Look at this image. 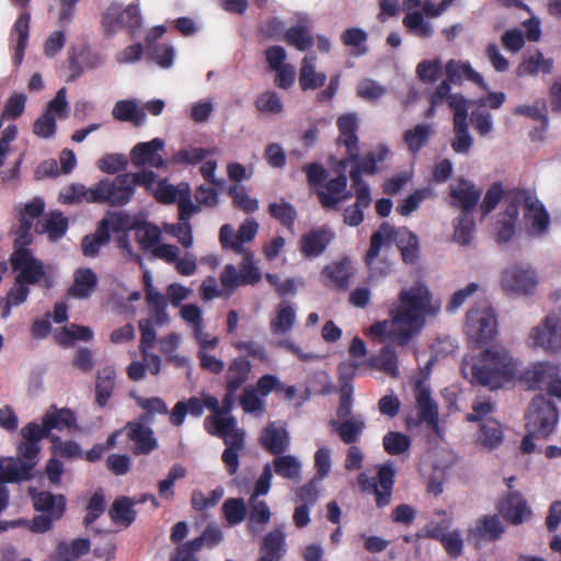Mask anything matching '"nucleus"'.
I'll use <instances>...</instances> for the list:
<instances>
[{
  "label": "nucleus",
  "instance_id": "nucleus-1",
  "mask_svg": "<svg viewBox=\"0 0 561 561\" xmlns=\"http://www.w3.org/2000/svg\"><path fill=\"white\" fill-rule=\"evenodd\" d=\"M439 311L440 302L434 300L424 282L416 280L400 290L398 300L390 310V319L375 322L368 333L380 341L388 336L403 346L421 332L427 317H436Z\"/></svg>",
  "mask_w": 561,
  "mask_h": 561
},
{
  "label": "nucleus",
  "instance_id": "nucleus-2",
  "mask_svg": "<svg viewBox=\"0 0 561 561\" xmlns=\"http://www.w3.org/2000/svg\"><path fill=\"white\" fill-rule=\"evenodd\" d=\"M516 363L503 347H492L479 356L462 359L461 373L471 383L496 389L515 376Z\"/></svg>",
  "mask_w": 561,
  "mask_h": 561
},
{
  "label": "nucleus",
  "instance_id": "nucleus-3",
  "mask_svg": "<svg viewBox=\"0 0 561 561\" xmlns=\"http://www.w3.org/2000/svg\"><path fill=\"white\" fill-rule=\"evenodd\" d=\"M559 420L554 404L543 396H536L526 413L527 435L523 438L520 448L525 454L536 450L535 439H545L553 433Z\"/></svg>",
  "mask_w": 561,
  "mask_h": 561
},
{
  "label": "nucleus",
  "instance_id": "nucleus-4",
  "mask_svg": "<svg viewBox=\"0 0 561 561\" xmlns=\"http://www.w3.org/2000/svg\"><path fill=\"white\" fill-rule=\"evenodd\" d=\"M205 428L210 435L224 439L227 448L222 453V461L230 474H234L239 468V454L244 449L243 430L237 426L233 416L210 415L205 419Z\"/></svg>",
  "mask_w": 561,
  "mask_h": 561
},
{
  "label": "nucleus",
  "instance_id": "nucleus-5",
  "mask_svg": "<svg viewBox=\"0 0 561 561\" xmlns=\"http://www.w3.org/2000/svg\"><path fill=\"white\" fill-rule=\"evenodd\" d=\"M133 179L129 173L116 176L114 180H102L90 193L94 203H107L112 206H122L130 201L133 195Z\"/></svg>",
  "mask_w": 561,
  "mask_h": 561
},
{
  "label": "nucleus",
  "instance_id": "nucleus-6",
  "mask_svg": "<svg viewBox=\"0 0 561 561\" xmlns=\"http://www.w3.org/2000/svg\"><path fill=\"white\" fill-rule=\"evenodd\" d=\"M399 232L388 222H382L379 229L370 238V247L365 255V262L373 276H382L389 273L391 263L387 260H379V253L382 249L391 247L392 242H398Z\"/></svg>",
  "mask_w": 561,
  "mask_h": 561
},
{
  "label": "nucleus",
  "instance_id": "nucleus-7",
  "mask_svg": "<svg viewBox=\"0 0 561 561\" xmlns=\"http://www.w3.org/2000/svg\"><path fill=\"white\" fill-rule=\"evenodd\" d=\"M538 284V277L528 266L514 264L506 267L501 274L502 290L512 297L529 296Z\"/></svg>",
  "mask_w": 561,
  "mask_h": 561
},
{
  "label": "nucleus",
  "instance_id": "nucleus-8",
  "mask_svg": "<svg viewBox=\"0 0 561 561\" xmlns=\"http://www.w3.org/2000/svg\"><path fill=\"white\" fill-rule=\"evenodd\" d=\"M496 324L494 310L486 304H480L467 313L466 333L472 341L486 342L495 335Z\"/></svg>",
  "mask_w": 561,
  "mask_h": 561
},
{
  "label": "nucleus",
  "instance_id": "nucleus-9",
  "mask_svg": "<svg viewBox=\"0 0 561 561\" xmlns=\"http://www.w3.org/2000/svg\"><path fill=\"white\" fill-rule=\"evenodd\" d=\"M529 343L550 353L561 352V310L550 312L534 327L529 333Z\"/></svg>",
  "mask_w": 561,
  "mask_h": 561
},
{
  "label": "nucleus",
  "instance_id": "nucleus-10",
  "mask_svg": "<svg viewBox=\"0 0 561 561\" xmlns=\"http://www.w3.org/2000/svg\"><path fill=\"white\" fill-rule=\"evenodd\" d=\"M414 397L419 414L416 423H424L430 431L440 437L442 428L439 426L438 407L432 398L431 389L425 381H417L415 383Z\"/></svg>",
  "mask_w": 561,
  "mask_h": 561
},
{
  "label": "nucleus",
  "instance_id": "nucleus-11",
  "mask_svg": "<svg viewBox=\"0 0 561 561\" xmlns=\"http://www.w3.org/2000/svg\"><path fill=\"white\" fill-rule=\"evenodd\" d=\"M67 107L66 89L61 88L48 103L46 111L35 121L33 126L34 134L42 138L51 137L56 130V115L65 117Z\"/></svg>",
  "mask_w": 561,
  "mask_h": 561
},
{
  "label": "nucleus",
  "instance_id": "nucleus-12",
  "mask_svg": "<svg viewBox=\"0 0 561 561\" xmlns=\"http://www.w3.org/2000/svg\"><path fill=\"white\" fill-rule=\"evenodd\" d=\"M15 271L16 282L24 284H35L44 277L43 265L37 261L27 249H18L11 257Z\"/></svg>",
  "mask_w": 561,
  "mask_h": 561
},
{
  "label": "nucleus",
  "instance_id": "nucleus-13",
  "mask_svg": "<svg viewBox=\"0 0 561 561\" xmlns=\"http://www.w3.org/2000/svg\"><path fill=\"white\" fill-rule=\"evenodd\" d=\"M44 210V202L41 198H34L26 204L20 211V226L15 231V247L18 249H26L25 247L32 242L31 229L33 220L38 218Z\"/></svg>",
  "mask_w": 561,
  "mask_h": 561
},
{
  "label": "nucleus",
  "instance_id": "nucleus-14",
  "mask_svg": "<svg viewBox=\"0 0 561 561\" xmlns=\"http://www.w3.org/2000/svg\"><path fill=\"white\" fill-rule=\"evenodd\" d=\"M150 422L148 414L141 415L138 421L129 422L126 425L128 437L135 443L136 455L149 454L157 448V440L152 430L147 425Z\"/></svg>",
  "mask_w": 561,
  "mask_h": 561
},
{
  "label": "nucleus",
  "instance_id": "nucleus-15",
  "mask_svg": "<svg viewBox=\"0 0 561 561\" xmlns=\"http://www.w3.org/2000/svg\"><path fill=\"white\" fill-rule=\"evenodd\" d=\"M164 141L160 138H154L148 142L137 144L130 151V161L135 167L148 165L151 168H162L165 162L159 154L163 150Z\"/></svg>",
  "mask_w": 561,
  "mask_h": 561
},
{
  "label": "nucleus",
  "instance_id": "nucleus-16",
  "mask_svg": "<svg viewBox=\"0 0 561 561\" xmlns=\"http://www.w3.org/2000/svg\"><path fill=\"white\" fill-rule=\"evenodd\" d=\"M482 191L472 182L460 179L450 185L451 205L461 209V214H467L476 207L480 199Z\"/></svg>",
  "mask_w": 561,
  "mask_h": 561
},
{
  "label": "nucleus",
  "instance_id": "nucleus-17",
  "mask_svg": "<svg viewBox=\"0 0 561 561\" xmlns=\"http://www.w3.org/2000/svg\"><path fill=\"white\" fill-rule=\"evenodd\" d=\"M497 510L504 519L514 525L526 522L531 515L526 500L517 491L511 492L501 500L497 504Z\"/></svg>",
  "mask_w": 561,
  "mask_h": 561
},
{
  "label": "nucleus",
  "instance_id": "nucleus-18",
  "mask_svg": "<svg viewBox=\"0 0 561 561\" xmlns=\"http://www.w3.org/2000/svg\"><path fill=\"white\" fill-rule=\"evenodd\" d=\"M347 178L344 174L327 182L324 188L317 192L318 198L325 209H337V205L347 201L352 193L346 190Z\"/></svg>",
  "mask_w": 561,
  "mask_h": 561
},
{
  "label": "nucleus",
  "instance_id": "nucleus-19",
  "mask_svg": "<svg viewBox=\"0 0 561 561\" xmlns=\"http://www.w3.org/2000/svg\"><path fill=\"white\" fill-rule=\"evenodd\" d=\"M36 461L22 460L21 457L0 459V485L3 482H20L32 478V470Z\"/></svg>",
  "mask_w": 561,
  "mask_h": 561
},
{
  "label": "nucleus",
  "instance_id": "nucleus-20",
  "mask_svg": "<svg viewBox=\"0 0 561 561\" xmlns=\"http://www.w3.org/2000/svg\"><path fill=\"white\" fill-rule=\"evenodd\" d=\"M456 108V115H454V140L451 141V148L457 153H468L473 145V138L469 133L468 128V111L462 108L457 103H451Z\"/></svg>",
  "mask_w": 561,
  "mask_h": 561
},
{
  "label": "nucleus",
  "instance_id": "nucleus-21",
  "mask_svg": "<svg viewBox=\"0 0 561 561\" xmlns=\"http://www.w3.org/2000/svg\"><path fill=\"white\" fill-rule=\"evenodd\" d=\"M557 374V366L550 363H537L526 368L520 378L530 389L545 391Z\"/></svg>",
  "mask_w": 561,
  "mask_h": 561
},
{
  "label": "nucleus",
  "instance_id": "nucleus-22",
  "mask_svg": "<svg viewBox=\"0 0 561 561\" xmlns=\"http://www.w3.org/2000/svg\"><path fill=\"white\" fill-rule=\"evenodd\" d=\"M524 218L533 233H542L548 229L549 215L539 201L530 195L524 196Z\"/></svg>",
  "mask_w": 561,
  "mask_h": 561
},
{
  "label": "nucleus",
  "instance_id": "nucleus-23",
  "mask_svg": "<svg viewBox=\"0 0 561 561\" xmlns=\"http://www.w3.org/2000/svg\"><path fill=\"white\" fill-rule=\"evenodd\" d=\"M340 142L343 144L350 154L348 160H358L359 147L356 136L357 118L354 114H345L339 117Z\"/></svg>",
  "mask_w": 561,
  "mask_h": 561
},
{
  "label": "nucleus",
  "instance_id": "nucleus-24",
  "mask_svg": "<svg viewBox=\"0 0 561 561\" xmlns=\"http://www.w3.org/2000/svg\"><path fill=\"white\" fill-rule=\"evenodd\" d=\"M444 102H447L448 106L454 111V115H456V108L453 106L451 103H457L462 108H469L471 105H478V106H485L486 100L485 99H479L476 101H469L465 96H462L459 93H451L450 92V83L449 81H442V83L436 88V90L432 93L430 103H433V105H440Z\"/></svg>",
  "mask_w": 561,
  "mask_h": 561
},
{
  "label": "nucleus",
  "instance_id": "nucleus-25",
  "mask_svg": "<svg viewBox=\"0 0 561 561\" xmlns=\"http://www.w3.org/2000/svg\"><path fill=\"white\" fill-rule=\"evenodd\" d=\"M34 508L38 512H44L53 518H60L65 512V497L62 495H55L48 491L36 492L30 489Z\"/></svg>",
  "mask_w": 561,
  "mask_h": 561
},
{
  "label": "nucleus",
  "instance_id": "nucleus-26",
  "mask_svg": "<svg viewBox=\"0 0 561 561\" xmlns=\"http://www.w3.org/2000/svg\"><path fill=\"white\" fill-rule=\"evenodd\" d=\"M261 444L274 455L283 454L289 446V435L284 426L270 423L261 433Z\"/></svg>",
  "mask_w": 561,
  "mask_h": 561
},
{
  "label": "nucleus",
  "instance_id": "nucleus-27",
  "mask_svg": "<svg viewBox=\"0 0 561 561\" xmlns=\"http://www.w3.org/2000/svg\"><path fill=\"white\" fill-rule=\"evenodd\" d=\"M394 468L391 462H386L377 467L375 497L378 506H386L391 499L392 486L394 483Z\"/></svg>",
  "mask_w": 561,
  "mask_h": 561
},
{
  "label": "nucleus",
  "instance_id": "nucleus-28",
  "mask_svg": "<svg viewBox=\"0 0 561 561\" xmlns=\"http://www.w3.org/2000/svg\"><path fill=\"white\" fill-rule=\"evenodd\" d=\"M503 437L501 424L494 419H488L480 424L476 444L482 450L492 451L501 446Z\"/></svg>",
  "mask_w": 561,
  "mask_h": 561
},
{
  "label": "nucleus",
  "instance_id": "nucleus-29",
  "mask_svg": "<svg viewBox=\"0 0 561 561\" xmlns=\"http://www.w3.org/2000/svg\"><path fill=\"white\" fill-rule=\"evenodd\" d=\"M317 56L307 54L301 61L299 83L302 90H316L324 85L327 76L316 69Z\"/></svg>",
  "mask_w": 561,
  "mask_h": 561
},
{
  "label": "nucleus",
  "instance_id": "nucleus-30",
  "mask_svg": "<svg viewBox=\"0 0 561 561\" xmlns=\"http://www.w3.org/2000/svg\"><path fill=\"white\" fill-rule=\"evenodd\" d=\"M330 425L344 444H354L362 436L366 423L365 419L358 414L352 419H345L343 421L332 420Z\"/></svg>",
  "mask_w": 561,
  "mask_h": 561
},
{
  "label": "nucleus",
  "instance_id": "nucleus-31",
  "mask_svg": "<svg viewBox=\"0 0 561 561\" xmlns=\"http://www.w3.org/2000/svg\"><path fill=\"white\" fill-rule=\"evenodd\" d=\"M446 70V81L449 83L459 84L462 80V77L474 82L482 89H488L482 76L478 73L474 69L471 68L469 64L457 61L450 59L445 67Z\"/></svg>",
  "mask_w": 561,
  "mask_h": 561
},
{
  "label": "nucleus",
  "instance_id": "nucleus-32",
  "mask_svg": "<svg viewBox=\"0 0 561 561\" xmlns=\"http://www.w3.org/2000/svg\"><path fill=\"white\" fill-rule=\"evenodd\" d=\"M333 233L328 228L312 230L301 238V252L307 256H318L331 242Z\"/></svg>",
  "mask_w": 561,
  "mask_h": 561
},
{
  "label": "nucleus",
  "instance_id": "nucleus-33",
  "mask_svg": "<svg viewBox=\"0 0 561 561\" xmlns=\"http://www.w3.org/2000/svg\"><path fill=\"white\" fill-rule=\"evenodd\" d=\"M503 533V527L496 516H483L479 518L469 529L468 537L476 540L492 541L497 539Z\"/></svg>",
  "mask_w": 561,
  "mask_h": 561
},
{
  "label": "nucleus",
  "instance_id": "nucleus-34",
  "mask_svg": "<svg viewBox=\"0 0 561 561\" xmlns=\"http://www.w3.org/2000/svg\"><path fill=\"white\" fill-rule=\"evenodd\" d=\"M285 41L301 51L309 49L313 45V36L307 16L300 18L297 25L286 31Z\"/></svg>",
  "mask_w": 561,
  "mask_h": 561
},
{
  "label": "nucleus",
  "instance_id": "nucleus-35",
  "mask_svg": "<svg viewBox=\"0 0 561 561\" xmlns=\"http://www.w3.org/2000/svg\"><path fill=\"white\" fill-rule=\"evenodd\" d=\"M355 270L348 259H343L337 263H333L324 267L322 274L330 278L335 287L346 290L350 286V279L354 275Z\"/></svg>",
  "mask_w": 561,
  "mask_h": 561
},
{
  "label": "nucleus",
  "instance_id": "nucleus-36",
  "mask_svg": "<svg viewBox=\"0 0 561 561\" xmlns=\"http://www.w3.org/2000/svg\"><path fill=\"white\" fill-rule=\"evenodd\" d=\"M103 62L102 56L92 51L89 48H83L78 56L70 57V77L69 80H75L80 77L84 69H95Z\"/></svg>",
  "mask_w": 561,
  "mask_h": 561
},
{
  "label": "nucleus",
  "instance_id": "nucleus-37",
  "mask_svg": "<svg viewBox=\"0 0 561 561\" xmlns=\"http://www.w3.org/2000/svg\"><path fill=\"white\" fill-rule=\"evenodd\" d=\"M98 283L95 273L90 268H79L75 272V282L69 294L76 298H88Z\"/></svg>",
  "mask_w": 561,
  "mask_h": 561
},
{
  "label": "nucleus",
  "instance_id": "nucleus-38",
  "mask_svg": "<svg viewBox=\"0 0 561 561\" xmlns=\"http://www.w3.org/2000/svg\"><path fill=\"white\" fill-rule=\"evenodd\" d=\"M367 365L391 377H397L399 373L397 352L390 344L385 345L378 355L370 357Z\"/></svg>",
  "mask_w": 561,
  "mask_h": 561
},
{
  "label": "nucleus",
  "instance_id": "nucleus-39",
  "mask_svg": "<svg viewBox=\"0 0 561 561\" xmlns=\"http://www.w3.org/2000/svg\"><path fill=\"white\" fill-rule=\"evenodd\" d=\"M110 241V232H108V221L103 219L95 233L85 236L82 239L81 248L84 256L94 257L98 255L100 248L108 243Z\"/></svg>",
  "mask_w": 561,
  "mask_h": 561
},
{
  "label": "nucleus",
  "instance_id": "nucleus-40",
  "mask_svg": "<svg viewBox=\"0 0 561 561\" xmlns=\"http://www.w3.org/2000/svg\"><path fill=\"white\" fill-rule=\"evenodd\" d=\"M112 115L122 122H131L136 126L145 122L146 114L135 100H122L115 103Z\"/></svg>",
  "mask_w": 561,
  "mask_h": 561
},
{
  "label": "nucleus",
  "instance_id": "nucleus-41",
  "mask_svg": "<svg viewBox=\"0 0 561 561\" xmlns=\"http://www.w3.org/2000/svg\"><path fill=\"white\" fill-rule=\"evenodd\" d=\"M356 191V202L344 210V222L348 226L356 227L363 219V209L367 208L371 202L369 187H362Z\"/></svg>",
  "mask_w": 561,
  "mask_h": 561
},
{
  "label": "nucleus",
  "instance_id": "nucleus-42",
  "mask_svg": "<svg viewBox=\"0 0 561 561\" xmlns=\"http://www.w3.org/2000/svg\"><path fill=\"white\" fill-rule=\"evenodd\" d=\"M518 216V207L512 203L499 215L496 224V236L499 242H507L515 234V224Z\"/></svg>",
  "mask_w": 561,
  "mask_h": 561
},
{
  "label": "nucleus",
  "instance_id": "nucleus-43",
  "mask_svg": "<svg viewBox=\"0 0 561 561\" xmlns=\"http://www.w3.org/2000/svg\"><path fill=\"white\" fill-rule=\"evenodd\" d=\"M48 432L51 430L70 428L76 423V417L69 409L50 408L43 416Z\"/></svg>",
  "mask_w": 561,
  "mask_h": 561
},
{
  "label": "nucleus",
  "instance_id": "nucleus-44",
  "mask_svg": "<svg viewBox=\"0 0 561 561\" xmlns=\"http://www.w3.org/2000/svg\"><path fill=\"white\" fill-rule=\"evenodd\" d=\"M68 229V219L61 213H50L44 222L36 228L39 233H47L49 240L60 239Z\"/></svg>",
  "mask_w": 561,
  "mask_h": 561
},
{
  "label": "nucleus",
  "instance_id": "nucleus-45",
  "mask_svg": "<svg viewBox=\"0 0 561 561\" xmlns=\"http://www.w3.org/2000/svg\"><path fill=\"white\" fill-rule=\"evenodd\" d=\"M203 402L201 398H190L187 401H179L172 409L170 421L173 425L180 426L183 424L187 413L199 416L203 414Z\"/></svg>",
  "mask_w": 561,
  "mask_h": 561
},
{
  "label": "nucleus",
  "instance_id": "nucleus-46",
  "mask_svg": "<svg viewBox=\"0 0 561 561\" xmlns=\"http://www.w3.org/2000/svg\"><path fill=\"white\" fill-rule=\"evenodd\" d=\"M276 456L273 460L275 472L285 479L299 481L301 479V462L299 459L291 455Z\"/></svg>",
  "mask_w": 561,
  "mask_h": 561
},
{
  "label": "nucleus",
  "instance_id": "nucleus-47",
  "mask_svg": "<svg viewBox=\"0 0 561 561\" xmlns=\"http://www.w3.org/2000/svg\"><path fill=\"white\" fill-rule=\"evenodd\" d=\"M553 61L550 58H545L539 51L525 59L517 68L518 76H533L539 71L550 73L552 70Z\"/></svg>",
  "mask_w": 561,
  "mask_h": 561
},
{
  "label": "nucleus",
  "instance_id": "nucleus-48",
  "mask_svg": "<svg viewBox=\"0 0 561 561\" xmlns=\"http://www.w3.org/2000/svg\"><path fill=\"white\" fill-rule=\"evenodd\" d=\"M285 551V535L282 530L270 531L263 542L262 556L272 561H279Z\"/></svg>",
  "mask_w": 561,
  "mask_h": 561
},
{
  "label": "nucleus",
  "instance_id": "nucleus-49",
  "mask_svg": "<svg viewBox=\"0 0 561 561\" xmlns=\"http://www.w3.org/2000/svg\"><path fill=\"white\" fill-rule=\"evenodd\" d=\"M93 339V331L89 327L70 324L64 327L57 334V341L64 346H71L75 341H91Z\"/></svg>",
  "mask_w": 561,
  "mask_h": 561
},
{
  "label": "nucleus",
  "instance_id": "nucleus-50",
  "mask_svg": "<svg viewBox=\"0 0 561 561\" xmlns=\"http://www.w3.org/2000/svg\"><path fill=\"white\" fill-rule=\"evenodd\" d=\"M296 320L295 310L289 305L283 302L277 308L276 317L271 321V329L274 334H285L289 332Z\"/></svg>",
  "mask_w": 561,
  "mask_h": 561
},
{
  "label": "nucleus",
  "instance_id": "nucleus-51",
  "mask_svg": "<svg viewBox=\"0 0 561 561\" xmlns=\"http://www.w3.org/2000/svg\"><path fill=\"white\" fill-rule=\"evenodd\" d=\"M225 519L230 526L241 524L248 513V507L242 497H229L222 504Z\"/></svg>",
  "mask_w": 561,
  "mask_h": 561
},
{
  "label": "nucleus",
  "instance_id": "nucleus-52",
  "mask_svg": "<svg viewBox=\"0 0 561 561\" xmlns=\"http://www.w3.org/2000/svg\"><path fill=\"white\" fill-rule=\"evenodd\" d=\"M397 231L399 233L397 234L398 242L396 243L401 249L403 261L410 264L414 263L417 259L419 251L417 237L405 229Z\"/></svg>",
  "mask_w": 561,
  "mask_h": 561
},
{
  "label": "nucleus",
  "instance_id": "nucleus-53",
  "mask_svg": "<svg viewBox=\"0 0 561 561\" xmlns=\"http://www.w3.org/2000/svg\"><path fill=\"white\" fill-rule=\"evenodd\" d=\"M250 369L251 365L248 360L243 358L234 359L228 368L227 387L232 391H237L248 379Z\"/></svg>",
  "mask_w": 561,
  "mask_h": 561
},
{
  "label": "nucleus",
  "instance_id": "nucleus-54",
  "mask_svg": "<svg viewBox=\"0 0 561 561\" xmlns=\"http://www.w3.org/2000/svg\"><path fill=\"white\" fill-rule=\"evenodd\" d=\"M402 23L414 36L427 38L433 35L432 24L425 21L423 14L419 11L407 13Z\"/></svg>",
  "mask_w": 561,
  "mask_h": 561
},
{
  "label": "nucleus",
  "instance_id": "nucleus-55",
  "mask_svg": "<svg viewBox=\"0 0 561 561\" xmlns=\"http://www.w3.org/2000/svg\"><path fill=\"white\" fill-rule=\"evenodd\" d=\"M108 515L115 523L131 524L136 516L131 500L128 497L115 500L108 511Z\"/></svg>",
  "mask_w": 561,
  "mask_h": 561
},
{
  "label": "nucleus",
  "instance_id": "nucleus-56",
  "mask_svg": "<svg viewBox=\"0 0 561 561\" xmlns=\"http://www.w3.org/2000/svg\"><path fill=\"white\" fill-rule=\"evenodd\" d=\"M136 239L144 250L154 249L160 241L161 230L152 224H140L136 228Z\"/></svg>",
  "mask_w": 561,
  "mask_h": 561
},
{
  "label": "nucleus",
  "instance_id": "nucleus-57",
  "mask_svg": "<svg viewBox=\"0 0 561 561\" xmlns=\"http://www.w3.org/2000/svg\"><path fill=\"white\" fill-rule=\"evenodd\" d=\"M376 156L374 153H369L365 159L358 160L355 168L351 171L350 178L352 180L353 186L355 190H360L362 187H368L362 181V174H374L376 172Z\"/></svg>",
  "mask_w": 561,
  "mask_h": 561
},
{
  "label": "nucleus",
  "instance_id": "nucleus-58",
  "mask_svg": "<svg viewBox=\"0 0 561 561\" xmlns=\"http://www.w3.org/2000/svg\"><path fill=\"white\" fill-rule=\"evenodd\" d=\"M474 232V221L470 215L461 214L455 224L454 240L460 245H468Z\"/></svg>",
  "mask_w": 561,
  "mask_h": 561
},
{
  "label": "nucleus",
  "instance_id": "nucleus-59",
  "mask_svg": "<svg viewBox=\"0 0 561 561\" xmlns=\"http://www.w3.org/2000/svg\"><path fill=\"white\" fill-rule=\"evenodd\" d=\"M138 327L141 333L139 351L142 359H148L150 350L153 347L157 332L153 328L152 320L141 319L138 322Z\"/></svg>",
  "mask_w": 561,
  "mask_h": 561
},
{
  "label": "nucleus",
  "instance_id": "nucleus-60",
  "mask_svg": "<svg viewBox=\"0 0 561 561\" xmlns=\"http://www.w3.org/2000/svg\"><path fill=\"white\" fill-rule=\"evenodd\" d=\"M432 134V127L428 124H419L414 128L409 129L404 134V140L412 151H417L423 147Z\"/></svg>",
  "mask_w": 561,
  "mask_h": 561
},
{
  "label": "nucleus",
  "instance_id": "nucleus-61",
  "mask_svg": "<svg viewBox=\"0 0 561 561\" xmlns=\"http://www.w3.org/2000/svg\"><path fill=\"white\" fill-rule=\"evenodd\" d=\"M382 445L390 455H400L410 448V438L400 432H389L383 436Z\"/></svg>",
  "mask_w": 561,
  "mask_h": 561
},
{
  "label": "nucleus",
  "instance_id": "nucleus-62",
  "mask_svg": "<svg viewBox=\"0 0 561 561\" xmlns=\"http://www.w3.org/2000/svg\"><path fill=\"white\" fill-rule=\"evenodd\" d=\"M163 231L175 237L184 248H191L193 244L192 226L186 220H180L179 224H164Z\"/></svg>",
  "mask_w": 561,
  "mask_h": 561
},
{
  "label": "nucleus",
  "instance_id": "nucleus-63",
  "mask_svg": "<svg viewBox=\"0 0 561 561\" xmlns=\"http://www.w3.org/2000/svg\"><path fill=\"white\" fill-rule=\"evenodd\" d=\"M105 511V497L101 489L96 490L87 505V514L83 517L84 526H90Z\"/></svg>",
  "mask_w": 561,
  "mask_h": 561
},
{
  "label": "nucleus",
  "instance_id": "nucleus-64",
  "mask_svg": "<svg viewBox=\"0 0 561 561\" xmlns=\"http://www.w3.org/2000/svg\"><path fill=\"white\" fill-rule=\"evenodd\" d=\"M356 91L359 98L374 102L387 93V88L371 79H364L358 83Z\"/></svg>",
  "mask_w": 561,
  "mask_h": 561
}]
</instances>
